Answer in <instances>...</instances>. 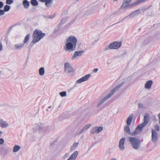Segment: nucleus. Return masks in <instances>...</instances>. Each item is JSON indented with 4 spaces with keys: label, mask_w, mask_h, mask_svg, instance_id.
Segmentation results:
<instances>
[{
    "label": "nucleus",
    "mask_w": 160,
    "mask_h": 160,
    "mask_svg": "<svg viewBox=\"0 0 160 160\" xmlns=\"http://www.w3.org/2000/svg\"><path fill=\"white\" fill-rule=\"evenodd\" d=\"M77 42L78 40L76 37L73 36H69L66 40L65 49L69 52L75 51Z\"/></svg>",
    "instance_id": "obj_1"
},
{
    "label": "nucleus",
    "mask_w": 160,
    "mask_h": 160,
    "mask_svg": "<svg viewBox=\"0 0 160 160\" xmlns=\"http://www.w3.org/2000/svg\"><path fill=\"white\" fill-rule=\"evenodd\" d=\"M124 82H123L120 84L117 85L113 89H112L107 95L105 96L102 98L97 105V107H99L100 106L102 105L109 98L112 97L114 93L118 91L121 87L124 84Z\"/></svg>",
    "instance_id": "obj_2"
},
{
    "label": "nucleus",
    "mask_w": 160,
    "mask_h": 160,
    "mask_svg": "<svg viewBox=\"0 0 160 160\" xmlns=\"http://www.w3.org/2000/svg\"><path fill=\"white\" fill-rule=\"evenodd\" d=\"M128 141L130 142L132 148L135 150H138L140 148L141 141L137 137H129L128 138Z\"/></svg>",
    "instance_id": "obj_3"
},
{
    "label": "nucleus",
    "mask_w": 160,
    "mask_h": 160,
    "mask_svg": "<svg viewBox=\"0 0 160 160\" xmlns=\"http://www.w3.org/2000/svg\"><path fill=\"white\" fill-rule=\"evenodd\" d=\"M45 33L42 32L39 29H36L32 34L33 40L32 42L34 44L39 42L45 36Z\"/></svg>",
    "instance_id": "obj_4"
},
{
    "label": "nucleus",
    "mask_w": 160,
    "mask_h": 160,
    "mask_svg": "<svg viewBox=\"0 0 160 160\" xmlns=\"http://www.w3.org/2000/svg\"><path fill=\"white\" fill-rule=\"evenodd\" d=\"M64 72L67 74H71L74 71L70 64L68 62L64 63Z\"/></svg>",
    "instance_id": "obj_5"
},
{
    "label": "nucleus",
    "mask_w": 160,
    "mask_h": 160,
    "mask_svg": "<svg viewBox=\"0 0 160 160\" xmlns=\"http://www.w3.org/2000/svg\"><path fill=\"white\" fill-rule=\"evenodd\" d=\"M33 131L35 132L39 131L40 133L42 131H45V128L43 125L41 123L36 124L34 127L33 128Z\"/></svg>",
    "instance_id": "obj_6"
},
{
    "label": "nucleus",
    "mask_w": 160,
    "mask_h": 160,
    "mask_svg": "<svg viewBox=\"0 0 160 160\" xmlns=\"http://www.w3.org/2000/svg\"><path fill=\"white\" fill-rule=\"evenodd\" d=\"M121 42H114L110 44V49H117L119 48L122 45Z\"/></svg>",
    "instance_id": "obj_7"
},
{
    "label": "nucleus",
    "mask_w": 160,
    "mask_h": 160,
    "mask_svg": "<svg viewBox=\"0 0 160 160\" xmlns=\"http://www.w3.org/2000/svg\"><path fill=\"white\" fill-rule=\"evenodd\" d=\"M143 127L140 124L138 125L136 127L133 132H132V136H134L137 135L139 133L141 132Z\"/></svg>",
    "instance_id": "obj_8"
},
{
    "label": "nucleus",
    "mask_w": 160,
    "mask_h": 160,
    "mask_svg": "<svg viewBox=\"0 0 160 160\" xmlns=\"http://www.w3.org/2000/svg\"><path fill=\"white\" fill-rule=\"evenodd\" d=\"M158 138V135L155 130H152V140L153 142H156Z\"/></svg>",
    "instance_id": "obj_9"
},
{
    "label": "nucleus",
    "mask_w": 160,
    "mask_h": 160,
    "mask_svg": "<svg viewBox=\"0 0 160 160\" xmlns=\"http://www.w3.org/2000/svg\"><path fill=\"white\" fill-rule=\"evenodd\" d=\"M84 52L83 50L75 52L72 57V59H75L78 57L81 56L84 53Z\"/></svg>",
    "instance_id": "obj_10"
},
{
    "label": "nucleus",
    "mask_w": 160,
    "mask_h": 160,
    "mask_svg": "<svg viewBox=\"0 0 160 160\" xmlns=\"http://www.w3.org/2000/svg\"><path fill=\"white\" fill-rule=\"evenodd\" d=\"M90 74L86 75L82 78L79 79L76 81V82L78 83H80L82 82L87 80L90 77Z\"/></svg>",
    "instance_id": "obj_11"
},
{
    "label": "nucleus",
    "mask_w": 160,
    "mask_h": 160,
    "mask_svg": "<svg viewBox=\"0 0 160 160\" xmlns=\"http://www.w3.org/2000/svg\"><path fill=\"white\" fill-rule=\"evenodd\" d=\"M125 140V138H121L119 141V148L121 150H124V145Z\"/></svg>",
    "instance_id": "obj_12"
},
{
    "label": "nucleus",
    "mask_w": 160,
    "mask_h": 160,
    "mask_svg": "<svg viewBox=\"0 0 160 160\" xmlns=\"http://www.w3.org/2000/svg\"><path fill=\"white\" fill-rule=\"evenodd\" d=\"M140 13V11L138 9L137 10L135 11L132 12L129 15L126 16L125 17V18H127L129 17L131 18L132 17H134L135 16L138 15Z\"/></svg>",
    "instance_id": "obj_13"
},
{
    "label": "nucleus",
    "mask_w": 160,
    "mask_h": 160,
    "mask_svg": "<svg viewBox=\"0 0 160 160\" xmlns=\"http://www.w3.org/2000/svg\"><path fill=\"white\" fill-rule=\"evenodd\" d=\"M91 124H87L86 125L84 126V127L81 129L78 133V135L81 134L82 133L85 132L91 126Z\"/></svg>",
    "instance_id": "obj_14"
},
{
    "label": "nucleus",
    "mask_w": 160,
    "mask_h": 160,
    "mask_svg": "<svg viewBox=\"0 0 160 160\" xmlns=\"http://www.w3.org/2000/svg\"><path fill=\"white\" fill-rule=\"evenodd\" d=\"M143 120V122L140 124L144 128V126L147 125L149 122V116L148 115H145L144 117Z\"/></svg>",
    "instance_id": "obj_15"
},
{
    "label": "nucleus",
    "mask_w": 160,
    "mask_h": 160,
    "mask_svg": "<svg viewBox=\"0 0 160 160\" xmlns=\"http://www.w3.org/2000/svg\"><path fill=\"white\" fill-rule=\"evenodd\" d=\"M78 154L77 151H75L67 160H75Z\"/></svg>",
    "instance_id": "obj_16"
},
{
    "label": "nucleus",
    "mask_w": 160,
    "mask_h": 160,
    "mask_svg": "<svg viewBox=\"0 0 160 160\" xmlns=\"http://www.w3.org/2000/svg\"><path fill=\"white\" fill-rule=\"evenodd\" d=\"M153 83V81L152 80H149L147 81L144 86V87L145 88L147 89H150L152 86Z\"/></svg>",
    "instance_id": "obj_17"
},
{
    "label": "nucleus",
    "mask_w": 160,
    "mask_h": 160,
    "mask_svg": "<svg viewBox=\"0 0 160 160\" xmlns=\"http://www.w3.org/2000/svg\"><path fill=\"white\" fill-rule=\"evenodd\" d=\"M0 127H1L2 128H6L8 127V124L5 121L0 119Z\"/></svg>",
    "instance_id": "obj_18"
},
{
    "label": "nucleus",
    "mask_w": 160,
    "mask_h": 160,
    "mask_svg": "<svg viewBox=\"0 0 160 160\" xmlns=\"http://www.w3.org/2000/svg\"><path fill=\"white\" fill-rule=\"evenodd\" d=\"M132 0H124L123 2L121 8H124L129 6V4Z\"/></svg>",
    "instance_id": "obj_19"
},
{
    "label": "nucleus",
    "mask_w": 160,
    "mask_h": 160,
    "mask_svg": "<svg viewBox=\"0 0 160 160\" xmlns=\"http://www.w3.org/2000/svg\"><path fill=\"white\" fill-rule=\"evenodd\" d=\"M22 4L24 7L26 9L28 8L30 5L29 3L27 0H23Z\"/></svg>",
    "instance_id": "obj_20"
},
{
    "label": "nucleus",
    "mask_w": 160,
    "mask_h": 160,
    "mask_svg": "<svg viewBox=\"0 0 160 160\" xmlns=\"http://www.w3.org/2000/svg\"><path fill=\"white\" fill-rule=\"evenodd\" d=\"M129 126L127 125V126H125L124 128V131L128 134L132 136V132L130 131Z\"/></svg>",
    "instance_id": "obj_21"
},
{
    "label": "nucleus",
    "mask_w": 160,
    "mask_h": 160,
    "mask_svg": "<svg viewBox=\"0 0 160 160\" xmlns=\"http://www.w3.org/2000/svg\"><path fill=\"white\" fill-rule=\"evenodd\" d=\"M133 115L132 114H131L127 120V125L130 126Z\"/></svg>",
    "instance_id": "obj_22"
},
{
    "label": "nucleus",
    "mask_w": 160,
    "mask_h": 160,
    "mask_svg": "<svg viewBox=\"0 0 160 160\" xmlns=\"http://www.w3.org/2000/svg\"><path fill=\"white\" fill-rule=\"evenodd\" d=\"M23 44H16L14 45L16 50L21 49L24 47Z\"/></svg>",
    "instance_id": "obj_23"
},
{
    "label": "nucleus",
    "mask_w": 160,
    "mask_h": 160,
    "mask_svg": "<svg viewBox=\"0 0 160 160\" xmlns=\"http://www.w3.org/2000/svg\"><path fill=\"white\" fill-rule=\"evenodd\" d=\"M78 144V142H74L73 145L71 146L70 148L71 151H74L75 149L77 147Z\"/></svg>",
    "instance_id": "obj_24"
},
{
    "label": "nucleus",
    "mask_w": 160,
    "mask_h": 160,
    "mask_svg": "<svg viewBox=\"0 0 160 160\" xmlns=\"http://www.w3.org/2000/svg\"><path fill=\"white\" fill-rule=\"evenodd\" d=\"M39 73L40 76H43L45 73L44 68L43 67L40 68L39 69Z\"/></svg>",
    "instance_id": "obj_25"
},
{
    "label": "nucleus",
    "mask_w": 160,
    "mask_h": 160,
    "mask_svg": "<svg viewBox=\"0 0 160 160\" xmlns=\"http://www.w3.org/2000/svg\"><path fill=\"white\" fill-rule=\"evenodd\" d=\"M20 147L18 145H15L13 147V151L15 152H18L20 149Z\"/></svg>",
    "instance_id": "obj_26"
},
{
    "label": "nucleus",
    "mask_w": 160,
    "mask_h": 160,
    "mask_svg": "<svg viewBox=\"0 0 160 160\" xmlns=\"http://www.w3.org/2000/svg\"><path fill=\"white\" fill-rule=\"evenodd\" d=\"M30 34H28L25 37L23 41V44H25L28 41L29 38H30Z\"/></svg>",
    "instance_id": "obj_27"
},
{
    "label": "nucleus",
    "mask_w": 160,
    "mask_h": 160,
    "mask_svg": "<svg viewBox=\"0 0 160 160\" xmlns=\"http://www.w3.org/2000/svg\"><path fill=\"white\" fill-rule=\"evenodd\" d=\"M53 0H47L45 2V5L48 7L50 6L53 3Z\"/></svg>",
    "instance_id": "obj_28"
},
{
    "label": "nucleus",
    "mask_w": 160,
    "mask_h": 160,
    "mask_svg": "<svg viewBox=\"0 0 160 160\" xmlns=\"http://www.w3.org/2000/svg\"><path fill=\"white\" fill-rule=\"evenodd\" d=\"M139 3H140V2L139 1H138V0L136 1V2H134L129 5L128 7H129V8L135 6H136Z\"/></svg>",
    "instance_id": "obj_29"
},
{
    "label": "nucleus",
    "mask_w": 160,
    "mask_h": 160,
    "mask_svg": "<svg viewBox=\"0 0 160 160\" xmlns=\"http://www.w3.org/2000/svg\"><path fill=\"white\" fill-rule=\"evenodd\" d=\"M139 3H140V2L139 1H138V0L136 1V2H134L129 5L128 7H129V8L135 6H136Z\"/></svg>",
    "instance_id": "obj_30"
},
{
    "label": "nucleus",
    "mask_w": 160,
    "mask_h": 160,
    "mask_svg": "<svg viewBox=\"0 0 160 160\" xmlns=\"http://www.w3.org/2000/svg\"><path fill=\"white\" fill-rule=\"evenodd\" d=\"M31 4L34 6H38V3L36 0H31L30 2Z\"/></svg>",
    "instance_id": "obj_31"
},
{
    "label": "nucleus",
    "mask_w": 160,
    "mask_h": 160,
    "mask_svg": "<svg viewBox=\"0 0 160 160\" xmlns=\"http://www.w3.org/2000/svg\"><path fill=\"white\" fill-rule=\"evenodd\" d=\"M67 21V18H63L61 20L60 22L58 24V27H60L62 24L65 23Z\"/></svg>",
    "instance_id": "obj_32"
},
{
    "label": "nucleus",
    "mask_w": 160,
    "mask_h": 160,
    "mask_svg": "<svg viewBox=\"0 0 160 160\" xmlns=\"http://www.w3.org/2000/svg\"><path fill=\"white\" fill-rule=\"evenodd\" d=\"M97 130V133H98L101 132L103 130L102 127L96 126Z\"/></svg>",
    "instance_id": "obj_33"
},
{
    "label": "nucleus",
    "mask_w": 160,
    "mask_h": 160,
    "mask_svg": "<svg viewBox=\"0 0 160 160\" xmlns=\"http://www.w3.org/2000/svg\"><path fill=\"white\" fill-rule=\"evenodd\" d=\"M10 7L9 6L6 5L4 7V10H3L4 12H8L10 10Z\"/></svg>",
    "instance_id": "obj_34"
},
{
    "label": "nucleus",
    "mask_w": 160,
    "mask_h": 160,
    "mask_svg": "<svg viewBox=\"0 0 160 160\" xmlns=\"http://www.w3.org/2000/svg\"><path fill=\"white\" fill-rule=\"evenodd\" d=\"M138 107L141 109H144L146 108L145 106L142 103H139L138 104Z\"/></svg>",
    "instance_id": "obj_35"
},
{
    "label": "nucleus",
    "mask_w": 160,
    "mask_h": 160,
    "mask_svg": "<svg viewBox=\"0 0 160 160\" xmlns=\"http://www.w3.org/2000/svg\"><path fill=\"white\" fill-rule=\"evenodd\" d=\"M90 132L92 134L97 133V130L96 126L92 128L90 130Z\"/></svg>",
    "instance_id": "obj_36"
},
{
    "label": "nucleus",
    "mask_w": 160,
    "mask_h": 160,
    "mask_svg": "<svg viewBox=\"0 0 160 160\" xmlns=\"http://www.w3.org/2000/svg\"><path fill=\"white\" fill-rule=\"evenodd\" d=\"M60 95L62 97H64L66 96L67 93L65 91H63L59 93Z\"/></svg>",
    "instance_id": "obj_37"
},
{
    "label": "nucleus",
    "mask_w": 160,
    "mask_h": 160,
    "mask_svg": "<svg viewBox=\"0 0 160 160\" xmlns=\"http://www.w3.org/2000/svg\"><path fill=\"white\" fill-rule=\"evenodd\" d=\"M150 38H146L143 41V43L144 44H146L148 43L150 41Z\"/></svg>",
    "instance_id": "obj_38"
},
{
    "label": "nucleus",
    "mask_w": 160,
    "mask_h": 160,
    "mask_svg": "<svg viewBox=\"0 0 160 160\" xmlns=\"http://www.w3.org/2000/svg\"><path fill=\"white\" fill-rule=\"evenodd\" d=\"M55 16V15L54 14V15H47L45 17L46 18H49V19H53Z\"/></svg>",
    "instance_id": "obj_39"
},
{
    "label": "nucleus",
    "mask_w": 160,
    "mask_h": 160,
    "mask_svg": "<svg viewBox=\"0 0 160 160\" xmlns=\"http://www.w3.org/2000/svg\"><path fill=\"white\" fill-rule=\"evenodd\" d=\"M13 2V0H6V3L8 4H10Z\"/></svg>",
    "instance_id": "obj_40"
},
{
    "label": "nucleus",
    "mask_w": 160,
    "mask_h": 160,
    "mask_svg": "<svg viewBox=\"0 0 160 160\" xmlns=\"http://www.w3.org/2000/svg\"><path fill=\"white\" fill-rule=\"evenodd\" d=\"M156 130L159 131V127L158 124H156L154 126Z\"/></svg>",
    "instance_id": "obj_41"
},
{
    "label": "nucleus",
    "mask_w": 160,
    "mask_h": 160,
    "mask_svg": "<svg viewBox=\"0 0 160 160\" xmlns=\"http://www.w3.org/2000/svg\"><path fill=\"white\" fill-rule=\"evenodd\" d=\"M4 13V11L3 10L0 9V16L3 15Z\"/></svg>",
    "instance_id": "obj_42"
},
{
    "label": "nucleus",
    "mask_w": 160,
    "mask_h": 160,
    "mask_svg": "<svg viewBox=\"0 0 160 160\" xmlns=\"http://www.w3.org/2000/svg\"><path fill=\"white\" fill-rule=\"evenodd\" d=\"M59 27H58H58L55 28L54 30V33H56V32H57L58 31V29H59Z\"/></svg>",
    "instance_id": "obj_43"
},
{
    "label": "nucleus",
    "mask_w": 160,
    "mask_h": 160,
    "mask_svg": "<svg viewBox=\"0 0 160 160\" xmlns=\"http://www.w3.org/2000/svg\"><path fill=\"white\" fill-rule=\"evenodd\" d=\"M4 4L3 2L0 1V9L2 8Z\"/></svg>",
    "instance_id": "obj_44"
},
{
    "label": "nucleus",
    "mask_w": 160,
    "mask_h": 160,
    "mask_svg": "<svg viewBox=\"0 0 160 160\" xmlns=\"http://www.w3.org/2000/svg\"><path fill=\"white\" fill-rule=\"evenodd\" d=\"M4 142V140L2 138H0V145L3 144Z\"/></svg>",
    "instance_id": "obj_45"
},
{
    "label": "nucleus",
    "mask_w": 160,
    "mask_h": 160,
    "mask_svg": "<svg viewBox=\"0 0 160 160\" xmlns=\"http://www.w3.org/2000/svg\"><path fill=\"white\" fill-rule=\"evenodd\" d=\"M110 49V45L109 46H107L105 47L104 48V51H107L109 49Z\"/></svg>",
    "instance_id": "obj_46"
},
{
    "label": "nucleus",
    "mask_w": 160,
    "mask_h": 160,
    "mask_svg": "<svg viewBox=\"0 0 160 160\" xmlns=\"http://www.w3.org/2000/svg\"><path fill=\"white\" fill-rule=\"evenodd\" d=\"M98 70V68H95L92 71V72L93 73H96V72Z\"/></svg>",
    "instance_id": "obj_47"
},
{
    "label": "nucleus",
    "mask_w": 160,
    "mask_h": 160,
    "mask_svg": "<svg viewBox=\"0 0 160 160\" xmlns=\"http://www.w3.org/2000/svg\"><path fill=\"white\" fill-rule=\"evenodd\" d=\"M158 123L159 124H160V112L158 115Z\"/></svg>",
    "instance_id": "obj_48"
},
{
    "label": "nucleus",
    "mask_w": 160,
    "mask_h": 160,
    "mask_svg": "<svg viewBox=\"0 0 160 160\" xmlns=\"http://www.w3.org/2000/svg\"><path fill=\"white\" fill-rule=\"evenodd\" d=\"M3 48L2 45V44H0V51H1Z\"/></svg>",
    "instance_id": "obj_49"
},
{
    "label": "nucleus",
    "mask_w": 160,
    "mask_h": 160,
    "mask_svg": "<svg viewBox=\"0 0 160 160\" xmlns=\"http://www.w3.org/2000/svg\"><path fill=\"white\" fill-rule=\"evenodd\" d=\"M40 1L41 2H46V1H47V0H40Z\"/></svg>",
    "instance_id": "obj_50"
},
{
    "label": "nucleus",
    "mask_w": 160,
    "mask_h": 160,
    "mask_svg": "<svg viewBox=\"0 0 160 160\" xmlns=\"http://www.w3.org/2000/svg\"><path fill=\"white\" fill-rule=\"evenodd\" d=\"M115 14L116 13H112L111 14H110V16L111 17V16H113L115 15Z\"/></svg>",
    "instance_id": "obj_51"
},
{
    "label": "nucleus",
    "mask_w": 160,
    "mask_h": 160,
    "mask_svg": "<svg viewBox=\"0 0 160 160\" xmlns=\"http://www.w3.org/2000/svg\"><path fill=\"white\" fill-rule=\"evenodd\" d=\"M97 41V40L94 41L93 42H92V45H93Z\"/></svg>",
    "instance_id": "obj_52"
},
{
    "label": "nucleus",
    "mask_w": 160,
    "mask_h": 160,
    "mask_svg": "<svg viewBox=\"0 0 160 160\" xmlns=\"http://www.w3.org/2000/svg\"><path fill=\"white\" fill-rule=\"evenodd\" d=\"M68 154H66L65 155V156L66 157H68Z\"/></svg>",
    "instance_id": "obj_53"
},
{
    "label": "nucleus",
    "mask_w": 160,
    "mask_h": 160,
    "mask_svg": "<svg viewBox=\"0 0 160 160\" xmlns=\"http://www.w3.org/2000/svg\"><path fill=\"white\" fill-rule=\"evenodd\" d=\"M111 160H117V159L115 158H113L111 159Z\"/></svg>",
    "instance_id": "obj_54"
},
{
    "label": "nucleus",
    "mask_w": 160,
    "mask_h": 160,
    "mask_svg": "<svg viewBox=\"0 0 160 160\" xmlns=\"http://www.w3.org/2000/svg\"><path fill=\"white\" fill-rule=\"evenodd\" d=\"M2 133V131H0V136L1 135V134Z\"/></svg>",
    "instance_id": "obj_55"
},
{
    "label": "nucleus",
    "mask_w": 160,
    "mask_h": 160,
    "mask_svg": "<svg viewBox=\"0 0 160 160\" xmlns=\"http://www.w3.org/2000/svg\"><path fill=\"white\" fill-rule=\"evenodd\" d=\"M51 107H52V106H49V107H48V108H51Z\"/></svg>",
    "instance_id": "obj_56"
},
{
    "label": "nucleus",
    "mask_w": 160,
    "mask_h": 160,
    "mask_svg": "<svg viewBox=\"0 0 160 160\" xmlns=\"http://www.w3.org/2000/svg\"><path fill=\"white\" fill-rule=\"evenodd\" d=\"M125 18H124L123 20H121V21H122V20H124Z\"/></svg>",
    "instance_id": "obj_57"
},
{
    "label": "nucleus",
    "mask_w": 160,
    "mask_h": 160,
    "mask_svg": "<svg viewBox=\"0 0 160 160\" xmlns=\"http://www.w3.org/2000/svg\"><path fill=\"white\" fill-rule=\"evenodd\" d=\"M114 1H117L118 0H114Z\"/></svg>",
    "instance_id": "obj_58"
},
{
    "label": "nucleus",
    "mask_w": 160,
    "mask_h": 160,
    "mask_svg": "<svg viewBox=\"0 0 160 160\" xmlns=\"http://www.w3.org/2000/svg\"><path fill=\"white\" fill-rule=\"evenodd\" d=\"M104 7H105V5H104Z\"/></svg>",
    "instance_id": "obj_59"
},
{
    "label": "nucleus",
    "mask_w": 160,
    "mask_h": 160,
    "mask_svg": "<svg viewBox=\"0 0 160 160\" xmlns=\"http://www.w3.org/2000/svg\"><path fill=\"white\" fill-rule=\"evenodd\" d=\"M156 121H158V119H156Z\"/></svg>",
    "instance_id": "obj_60"
},
{
    "label": "nucleus",
    "mask_w": 160,
    "mask_h": 160,
    "mask_svg": "<svg viewBox=\"0 0 160 160\" xmlns=\"http://www.w3.org/2000/svg\"><path fill=\"white\" fill-rule=\"evenodd\" d=\"M46 110H47V111H48V109H47Z\"/></svg>",
    "instance_id": "obj_61"
}]
</instances>
